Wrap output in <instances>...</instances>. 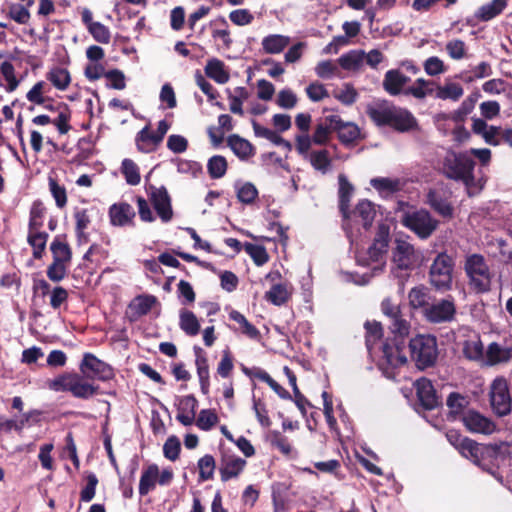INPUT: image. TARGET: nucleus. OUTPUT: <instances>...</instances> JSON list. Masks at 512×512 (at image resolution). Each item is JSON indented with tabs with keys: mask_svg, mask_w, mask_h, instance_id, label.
<instances>
[{
	"mask_svg": "<svg viewBox=\"0 0 512 512\" xmlns=\"http://www.w3.org/2000/svg\"><path fill=\"white\" fill-rule=\"evenodd\" d=\"M484 352L483 344L478 341H465L463 346V355L473 361L482 359Z\"/></svg>",
	"mask_w": 512,
	"mask_h": 512,
	"instance_id": "63",
	"label": "nucleus"
},
{
	"mask_svg": "<svg viewBox=\"0 0 512 512\" xmlns=\"http://www.w3.org/2000/svg\"><path fill=\"white\" fill-rule=\"evenodd\" d=\"M204 71L207 77L214 80L218 84H225L230 79V74L225 69L224 62L217 58L208 60Z\"/></svg>",
	"mask_w": 512,
	"mask_h": 512,
	"instance_id": "32",
	"label": "nucleus"
},
{
	"mask_svg": "<svg viewBox=\"0 0 512 512\" xmlns=\"http://www.w3.org/2000/svg\"><path fill=\"white\" fill-rule=\"evenodd\" d=\"M476 162L468 152L448 150L442 161V174L450 180L461 181L468 189L475 184Z\"/></svg>",
	"mask_w": 512,
	"mask_h": 512,
	"instance_id": "3",
	"label": "nucleus"
},
{
	"mask_svg": "<svg viewBox=\"0 0 512 512\" xmlns=\"http://www.w3.org/2000/svg\"><path fill=\"white\" fill-rule=\"evenodd\" d=\"M7 17L20 25L29 23L31 14L23 4L13 3L9 5Z\"/></svg>",
	"mask_w": 512,
	"mask_h": 512,
	"instance_id": "57",
	"label": "nucleus"
},
{
	"mask_svg": "<svg viewBox=\"0 0 512 512\" xmlns=\"http://www.w3.org/2000/svg\"><path fill=\"white\" fill-rule=\"evenodd\" d=\"M410 81V78L397 69L388 70L385 73L383 87L390 95H399L403 87Z\"/></svg>",
	"mask_w": 512,
	"mask_h": 512,
	"instance_id": "23",
	"label": "nucleus"
},
{
	"mask_svg": "<svg viewBox=\"0 0 512 512\" xmlns=\"http://www.w3.org/2000/svg\"><path fill=\"white\" fill-rule=\"evenodd\" d=\"M227 168V160L222 155H214L208 160L207 171L212 179L222 178L226 174Z\"/></svg>",
	"mask_w": 512,
	"mask_h": 512,
	"instance_id": "52",
	"label": "nucleus"
},
{
	"mask_svg": "<svg viewBox=\"0 0 512 512\" xmlns=\"http://www.w3.org/2000/svg\"><path fill=\"white\" fill-rule=\"evenodd\" d=\"M108 215L112 226L124 227L135 225V210L127 202H118L112 204L109 207Z\"/></svg>",
	"mask_w": 512,
	"mask_h": 512,
	"instance_id": "18",
	"label": "nucleus"
},
{
	"mask_svg": "<svg viewBox=\"0 0 512 512\" xmlns=\"http://www.w3.org/2000/svg\"><path fill=\"white\" fill-rule=\"evenodd\" d=\"M410 358L419 370L436 365L439 349L437 337L431 334H418L409 341Z\"/></svg>",
	"mask_w": 512,
	"mask_h": 512,
	"instance_id": "5",
	"label": "nucleus"
},
{
	"mask_svg": "<svg viewBox=\"0 0 512 512\" xmlns=\"http://www.w3.org/2000/svg\"><path fill=\"white\" fill-rule=\"evenodd\" d=\"M468 400L465 396L458 392H451L447 398L446 404L449 408L448 419L455 420L458 416L463 414L464 409L468 405Z\"/></svg>",
	"mask_w": 512,
	"mask_h": 512,
	"instance_id": "40",
	"label": "nucleus"
},
{
	"mask_svg": "<svg viewBox=\"0 0 512 512\" xmlns=\"http://www.w3.org/2000/svg\"><path fill=\"white\" fill-rule=\"evenodd\" d=\"M0 75L6 84L0 82L7 92H13L19 86L20 81L16 78L15 68L10 61H4L0 65Z\"/></svg>",
	"mask_w": 512,
	"mask_h": 512,
	"instance_id": "42",
	"label": "nucleus"
},
{
	"mask_svg": "<svg viewBox=\"0 0 512 512\" xmlns=\"http://www.w3.org/2000/svg\"><path fill=\"white\" fill-rule=\"evenodd\" d=\"M405 337L406 336L394 335L392 340L387 339L382 344V357L379 365L388 377L392 373L393 369L407 363V357L403 352L405 347Z\"/></svg>",
	"mask_w": 512,
	"mask_h": 512,
	"instance_id": "8",
	"label": "nucleus"
},
{
	"mask_svg": "<svg viewBox=\"0 0 512 512\" xmlns=\"http://www.w3.org/2000/svg\"><path fill=\"white\" fill-rule=\"evenodd\" d=\"M415 386L418 400L426 410H433L438 407V396L429 379L423 377L416 381Z\"/></svg>",
	"mask_w": 512,
	"mask_h": 512,
	"instance_id": "20",
	"label": "nucleus"
},
{
	"mask_svg": "<svg viewBox=\"0 0 512 512\" xmlns=\"http://www.w3.org/2000/svg\"><path fill=\"white\" fill-rule=\"evenodd\" d=\"M180 451L181 443L178 437L174 435L168 437L163 445L164 456L171 461H175L179 458Z\"/></svg>",
	"mask_w": 512,
	"mask_h": 512,
	"instance_id": "64",
	"label": "nucleus"
},
{
	"mask_svg": "<svg viewBox=\"0 0 512 512\" xmlns=\"http://www.w3.org/2000/svg\"><path fill=\"white\" fill-rule=\"evenodd\" d=\"M463 268L468 284L474 292L483 294L491 290L493 274L482 254L467 255Z\"/></svg>",
	"mask_w": 512,
	"mask_h": 512,
	"instance_id": "6",
	"label": "nucleus"
},
{
	"mask_svg": "<svg viewBox=\"0 0 512 512\" xmlns=\"http://www.w3.org/2000/svg\"><path fill=\"white\" fill-rule=\"evenodd\" d=\"M46 208L41 200H35L32 203L29 215L28 230H40L43 226V218Z\"/></svg>",
	"mask_w": 512,
	"mask_h": 512,
	"instance_id": "51",
	"label": "nucleus"
},
{
	"mask_svg": "<svg viewBox=\"0 0 512 512\" xmlns=\"http://www.w3.org/2000/svg\"><path fill=\"white\" fill-rule=\"evenodd\" d=\"M463 95V88L458 83H448L445 86H437L435 96L439 99H451L457 101Z\"/></svg>",
	"mask_w": 512,
	"mask_h": 512,
	"instance_id": "56",
	"label": "nucleus"
},
{
	"mask_svg": "<svg viewBox=\"0 0 512 512\" xmlns=\"http://www.w3.org/2000/svg\"><path fill=\"white\" fill-rule=\"evenodd\" d=\"M81 374L64 373L49 383V388L57 392H70L79 399H89L99 394V386L87 380L110 381L115 377L111 365L102 361L92 353H85L79 365Z\"/></svg>",
	"mask_w": 512,
	"mask_h": 512,
	"instance_id": "1",
	"label": "nucleus"
},
{
	"mask_svg": "<svg viewBox=\"0 0 512 512\" xmlns=\"http://www.w3.org/2000/svg\"><path fill=\"white\" fill-rule=\"evenodd\" d=\"M246 460L226 452L221 453L219 472L221 480L226 482L238 477L246 467Z\"/></svg>",
	"mask_w": 512,
	"mask_h": 512,
	"instance_id": "17",
	"label": "nucleus"
},
{
	"mask_svg": "<svg viewBox=\"0 0 512 512\" xmlns=\"http://www.w3.org/2000/svg\"><path fill=\"white\" fill-rule=\"evenodd\" d=\"M381 310L390 319L389 329L392 334L407 336L410 331V323L403 318L400 306L391 298H385L381 303Z\"/></svg>",
	"mask_w": 512,
	"mask_h": 512,
	"instance_id": "13",
	"label": "nucleus"
},
{
	"mask_svg": "<svg viewBox=\"0 0 512 512\" xmlns=\"http://www.w3.org/2000/svg\"><path fill=\"white\" fill-rule=\"evenodd\" d=\"M462 422L472 433L491 434L495 430L493 421L475 410H469L463 414Z\"/></svg>",
	"mask_w": 512,
	"mask_h": 512,
	"instance_id": "19",
	"label": "nucleus"
},
{
	"mask_svg": "<svg viewBox=\"0 0 512 512\" xmlns=\"http://www.w3.org/2000/svg\"><path fill=\"white\" fill-rule=\"evenodd\" d=\"M149 199L162 222L167 223L173 217V210L171 205V198L166 187L161 186L156 188L150 186Z\"/></svg>",
	"mask_w": 512,
	"mask_h": 512,
	"instance_id": "16",
	"label": "nucleus"
},
{
	"mask_svg": "<svg viewBox=\"0 0 512 512\" xmlns=\"http://www.w3.org/2000/svg\"><path fill=\"white\" fill-rule=\"evenodd\" d=\"M370 184L380 193L388 192L394 194L402 189V182L398 178L377 177L371 179Z\"/></svg>",
	"mask_w": 512,
	"mask_h": 512,
	"instance_id": "48",
	"label": "nucleus"
},
{
	"mask_svg": "<svg viewBox=\"0 0 512 512\" xmlns=\"http://www.w3.org/2000/svg\"><path fill=\"white\" fill-rule=\"evenodd\" d=\"M284 372L288 377L289 384L291 385L294 393V403L300 410L302 416H306V406L313 407L310 401L300 392L297 386V378L294 372L287 366L284 367Z\"/></svg>",
	"mask_w": 512,
	"mask_h": 512,
	"instance_id": "38",
	"label": "nucleus"
},
{
	"mask_svg": "<svg viewBox=\"0 0 512 512\" xmlns=\"http://www.w3.org/2000/svg\"><path fill=\"white\" fill-rule=\"evenodd\" d=\"M455 262L446 252L437 254L429 269L430 284L437 291H448L452 288Z\"/></svg>",
	"mask_w": 512,
	"mask_h": 512,
	"instance_id": "7",
	"label": "nucleus"
},
{
	"mask_svg": "<svg viewBox=\"0 0 512 512\" xmlns=\"http://www.w3.org/2000/svg\"><path fill=\"white\" fill-rule=\"evenodd\" d=\"M46 79L60 91H65L71 83L69 71L60 66H54L51 68L46 73Z\"/></svg>",
	"mask_w": 512,
	"mask_h": 512,
	"instance_id": "36",
	"label": "nucleus"
},
{
	"mask_svg": "<svg viewBox=\"0 0 512 512\" xmlns=\"http://www.w3.org/2000/svg\"><path fill=\"white\" fill-rule=\"evenodd\" d=\"M235 189L238 201L243 204H253L255 200L258 198V189L251 182H245L243 184L236 183Z\"/></svg>",
	"mask_w": 512,
	"mask_h": 512,
	"instance_id": "45",
	"label": "nucleus"
},
{
	"mask_svg": "<svg viewBox=\"0 0 512 512\" xmlns=\"http://www.w3.org/2000/svg\"><path fill=\"white\" fill-rule=\"evenodd\" d=\"M490 404L495 414L500 417L511 412L512 400L509 393L508 381L504 377H497L491 384Z\"/></svg>",
	"mask_w": 512,
	"mask_h": 512,
	"instance_id": "10",
	"label": "nucleus"
},
{
	"mask_svg": "<svg viewBox=\"0 0 512 512\" xmlns=\"http://www.w3.org/2000/svg\"><path fill=\"white\" fill-rule=\"evenodd\" d=\"M401 223L404 227L415 233L421 239L429 238L438 227V220L434 219L426 209H419L403 214Z\"/></svg>",
	"mask_w": 512,
	"mask_h": 512,
	"instance_id": "9",
	"label": "nucleus"
},
{
	"mask_svg": "<svg viewBox=\"0 0 512 512\" xmlns=\"http://www.w3.org/2000/svg\"><path fill=\"white\" fill-rule=\"evenodd\" d=\"M158 476L159 468L156 464H150L143 470L139 481L140 496H146L155 488Z\"/></svg>",
	"mask_w": 512,
	"mask_h": 512,
	"instance_id": "33",
	"label": "nucleus"
},
{
	"mask_svg": "<svg viewBox=\"0 0 512 512\" xmlns=\"http://www.w3.org/2000/svg\"><path fill=\"white\" fill-rule=\"evenodd\" d=\"M351 216L360 218L362 226L364 229L368 230L372 226L376 216L374 204L367 199L360 200L354 210H350V217Z\"/></svg>",
	"mask_w": 512,
	"mask_h": 512,
	"instance_id": "28",
	"label": "nucleus"
},
{
	"mask_svg": "<svg viewBox=\"0 0 512 512\" xmlns=\"http://www.w3.org/2000/svg\"><path fill=\"white\" fill-rule=\"evenodd\" d=\"M197 467L199 470V481H208L214 478L216 461L212 455L205 454L202 456L197 462Z\"/></svg>",
	"mask_w": 512,
	"mask_h": 512,
	"instance_id": "50",
	"label": "nucleus"
},
{
	"mask_svg": "<svg viewBox=\"0 0 512 512\" xmlns=\"http://www.w3.org/2000/svg\"><path fill=\"white\" fill-rule=\"evenodd\" d=\"M291 294L285 284H274L269 291L265 293V299L276 306L284 305L290 299Z\"/></svg>",
	"mask_w": 512,
	"mask_h": 512,
	"instance_id": "47",
	"label": "nucleus"
},
{
	"mask_svg": "<svg viewBox=\"0 0 512 512\" xmlns=\"http://www.w3.org/2000/svg\"><path fill=\"white\" fill-rule=\"evenodd\" d=\"M157 299L153 295H139L135 297L128 305V312L131 320H137L141 316L148 314L155 305Z\"/></svg>",
	"mask_w": 512,
	"mask_h": 512,
	"instance_id": "24",
	"label": "nucleus"
},
{
	"mask_svg": "<svg viewBox=\"0 0 512 512\" xmlns=\"http://www.w3.org/2000/svg\"><path fill=\"white\" fill-rule=\"evenodd\" d=\"M229 318L236 322L239 325L241 332L250 339L260 338V331L253 324H251L239 311L232 310L229 313Z\"/></svg>",
	"mask_w": 512,
	"mask_h": 512,
	"instance_id": "44",
	"label": "nucleus"
},
{
	"mask_svg": "<svg viewBox=\"0 0 512 512\" xmlns=\"http://www.w3.org/2000/svg\"><path fill=\"white\" fill-rule=\"evenodd\" d=\"M49 190L55 199L57 207H65L67 204L66 188L63 185H60L56 179L49 177Z\"/></svg>",
	"mask_w": 512,
	"mask_h": 512,
	"instance_id": "61",
	"label": "nucleus"
},
{
	"mask_svg": "<svg viewBox=\"0 0 512 512\" xmlns=\"http://www.w3.org/2000/svg\"><path fill=\"white\" fill-rule=\"evenodd\" d=\"M327 123H331V128L337 133L338 140L345 146L355 144L361 137V130L354 122H345L339 115H330L325 117Z\"/></svg>",
	"mask_w": 512,
	"mask_h": 512,
	"instance_id": "12",
	"label": "nucleus"
},
{
	"mask_svg": "<svg viewBox=\"0 0 512 512\" xmlns=\"http://www.w3.org/2000/svg\"><path fill=\"white\" fill-rule=\"evenodd\" d=\"M197 407L198 400L193 394L180 397L177 405V421L184 426L192 425L195 421Z\"/></svg>",
	"mask_w": 512,
	"mask_h": 512,
	"instance_id": "22",
	"label": "nucleus"
},
{
	"mask_svg": "<svg viewBox=\"0 0 512 512\" xmlns=\"http://www.w3.org/2000/svg\"><path fill=\"white\" fill-rule=\"evenodd\" d=\"M39 106L43 107L45 110L57 113V116L53 118V125L60 135H65L72 129L70 125L72 111L66 103L57 102L48 96V101Z\"/></svg>",
	"mask_w": 512,
	"mask_h": 512,
	"instance_id": "15",
	"label": "nucleus"
},
{
	"mask_svg": "<svg viewBox=\"0 0 512 512\" xmlns=\"http://www.w3.org/2000/svg\"><path fill=\"white\" fill-rule=\"evenodd\" d=\"M244 250L252 258L256 266H263L269 261V254L262 245L246 242Z\"/></svg>",
	"mask_w": 512,
	"mask_h": 512,
	"instance_id": "55",
	"label": "nucleus"
},
{
	"mask_svg": "<svg viewBox=\"0 0 512 512\" xmlns=\"http://www.w3.org/2000/svg\"><path fill=\"white\" fill-rule=\"evenodd\" d=\"M104 77L108 80L107 88L115 90H123L126 88V78L124 73L119 69L106 71Z\"/></svg>",
	"mask_w": 512,
	"mask_h": 512,
	"instance_id": "60",
	"label": "nucleus"
},
{
	"mask_svg": "<svg viewBox=\"0 0 512 512\" xmlns=\"http://www.w3.org/2000/svg\"><path fill=\"white\" fill-rule=\"evenodd\" d=\"M137 149L143 153L154 151L162 142L161 138L150 131L149 126L142 128L135 138Z\"/></svg>",
	"mask_w": 512,
	"mask_h": 512,
	"instance_id": "27",
	"label": "nucleus"
},
{
	"mask_svg": "<svg viewBox=\"0 0 512 512\" xmlns=\"http://www.w3.org/2000/svg\"><path fill=\"white\" fill-rule=\"evenodd\" d=\"M262 49L267 54H279L290 44V37L270 34L262 39Z\"/></svg>",
	"mask_w": 512,
	"mask_h": 512,
	"instance_id": "35",
	"label": "nucleus"
},
{
	"mask_svg": "<svg viewBox=\"0 0 512 512\" xmlns=\"http://www.w3.org/2000/svg\"><path fill=\"white\" fill-rule=\"evenodd\" d=\"M485 358L486 364L489 366L506 363L512 358V349L502 347L497 342H492L487 347Z\"/></svg>",
	"mask_w": 512,
	"mask_h": 512,
	"instance_id": "30",
	"label": "nucleus"
},
{
	"mask_svg": "<svg viewBox=\"0 0 512 512\" xmlns=\"http://www.w3.org/2000/svg\"><path fill=\"white\" fill-rule=\"evenodd\" d=\"M507 6V0H492L478 8L475 18L481 22H487L500 15Z\"/></svg>",
	"mask_w": 512,
	"mask_h": 512,
	"instance_id": "31",
	"label": "nucleus"
},
{
	"mask_svg": "<svg viewBox=\"0 0 512 512\" xmlns=\"http://www.w3.org/2000/svg\"><path fill=\"white\" fill-rule=\"evenodd\" d=\"M457 308L452 297L431 303L424 311V318L431 324L450 323L456 319Z\"/></svg>",
	"mask_w": 512,
	"mask_h": 512,
	"instance_id": "11",
	"label": "nucleus"
},
{
	"mask_svg": "<svg viewBox=\"0 0 512 512\" xmlns=\"http://www.w3.org/2000/svg\"><path fill=\"white\" fill-rule=\"evenodd\" d=\"M339 181V210L344 219L350 218V200L354 191L353 185L348 181L347 177L340 174Z\"/></svg>",
	"mask_w": 512,
	"mask_h": 512,
	"instance_id": "26",
	"label": "nucleus"
},
{
	"mask_svg": "<svg viewBox=\"0 0 512 512\" xmlns=\"http://www.w3.org/2000/svg\"><path fill=\"white\" fill-rule=\"evenodd\" d=\"M252 126H253L254 133L257 137L265 138V139L269 140L270 142H272L273 144L278 145V146H280V144L285 142V139L283 137H281L280 135H278L275 131L260 125L255 120H252Z\"/></svg>",
	"mask_w": 512,
	"mask_h": 512,
	"instance_id": "59",
	"label": "nucleus"
},
{
	"mask_svg": "<svg viewBox=\"0 0 512 512\" xmlns=\"http://www.w3.org/2000/svg\"><path fill=\"white\" fill-rule=\"evenodd\" d=\"M466 450L468 453L465 458L494 477L497 476L499 467L509 460V456L498 445H486L474 441Z\"/></svg>",
	"mask_w": 512,
	"mask_h": 512,
	"instance_id": "4",
	"label": "nucleus"
},
{
	"mask_svg": "<svg viewBox=\"0 0 512 512\" xmlns=\"http://www.w3.org/2000/svg\"><path fill=\"white\" fill-rule=\"evenodd\" d=\"M179 326L189 336H196L200 331V324L196 315L186 309L180 311Z\"/></svg>",
	"mask_w": 512,
	"mask_h": 512,
	"instance_id": "39",
	"label": "nucleus"
},
{
	"mask_svg": "<svg viewBox=\"0 0 512 512\" xmlns=\"http://www.w3.org/2000/svg\"><path fill=\"white\" fill-rule=\"evenodd\" d=\"M121 173L123 174L126 182L129 185L136 186L141 181L139 167L137 164L129 159L125 158L121 163Z\"/></svg>",
	"mask_w": 512,
	"mask_h": 512,
	"instance_id": "53",
	"label": "nucleus"
},
{
	"mask_svg": "<svg viewBox=\"0 0 512 512\" xmlns=\"http://www.w3.org/2000/svg\"><path fill=\"white\" fill-rule=\"evenodd\" d=\"M227 145L234 154L242 160L252 157L255 153L254 146L248 140L237 134L230 135L227 138Z\"/></svg>",
	"mask_w": 512,
	"mask_h": 512,
	"instance_id": "29",
	"label": "nucleus"
},
{
	"mask_svg": "<svg viewBox=\"0 0 512 512\" xmlns=\"http://www.w3.org/2000/svg\"><path fill=\"white\" fill-rule=\"evenodd\" d=\"M421 260V255L415 250L412 244L404 240H397L393 251V262L398 269L413 270Z\"/></svg>",
	"mask_w": 512,
	"mask_h": 512,
	"instance_id": "14",
	"label": "nucleus"
},
{
	"mask_svg": "<svg viewBox=\"0 0 512 512\" xmlns=\"http://www.w3.org/2000/svg\"><path fill=\"white\" fill-rule=\"evenodd\" d=\"M365 52L362 50H351L343 54L338 63L344 70L356 71L358 70L364 60Z\"/></svg>",
	"mask_w": 512,
	"mask_h": 512,
	"instance_id": "41",
	"label": "nucleus"
},
{
	"mask_svg": "<svg viewBox=\"0 0 512 512\" xmlns=\"http://www.w3.org/2000/svg\"><path fill=\"white\" fill-rule=\"evenodd\" d=\"M366 114L376 126H388L399 133L419 129L418 120L409 110L392 104L382 103L376 106H368Z\"/></svg>",
	"mask_w": 512,
	"mask_h": 512,
	"instance_id": "2",
	"label": "nucleus"
},
{
	"mask_svg": "<svg viewBox=\"0 0 512 512\" xmlns=\"http://www.w3.org/2000/svg\"><path fill=\"white\" fill-rule=\"evenodd\" d=\"M430 293L424 285L413 287L408 293L409 304L413 309H422V313L430 306Z\"/></svg>",
	"mask_w": 512,
	"mask_h": 512,
	"instance_id": "34",
	"label": "nucleus"
},
{
	"mask_svg": "<svg viewBox=\"0 0 512 512\" xmlns=\"http://www.w3.org/2000/svg\"><path fill=\"white\" fill-rule=\"evenodd\" d=\"M446 438L448 442L454 446L463 457H466L468 453L466 449L472 446L474 443V440L462 436V434L456 429L448 430L446 432Z\"/></svg>",
	"mask_w": 512,
	"mask_h": 512,
	"instance_id": "49",
	"label": "nucleus"
},
{
	"mask_svg": "<svg viewBox=\"0 0 512 512\" xmlns=\"http://www.w3.org/2000/svg\"><path fill=\"white\" fill-rule=\"evenodd\" d=\"M366 330L365 344L367 350L371 353L375 344L383 337V328L380 322L366 321L364 324Z\"/></svg>",
	"mask_w": 512,
	"mask_h": 512,
	"instance_id": "43",
	"label": "nucleus"
},
{
	"mask_svg": "<svg viewBox=\"0 0 512 512\" xmlns=\"http://www.w3.org/2000/svg\"><path fill=\"white\" fill-rule=\"evenodd\" d=\"M53 261L70 265L72 249L66 241V235H56L50 244Z\"/></svg>",
	"mask_w": 512,
	"mask_h": 512,
	"instance_id": "25",
	"label": "nucleus"
},
{
	"mask_svg": "<svg viewBox=\"0 0 512 512\" xmlns=\"http://www.w3.org/2000/svg\"><path fill=\"white\" fill-rule=\"evenodd\" d=\"M492 74V68L490 63L483 61L471 70L465 72L464 80L466 82H473L476 79L488 77Z\"/></svg>",
	"mask_w": 512,
	"mask_h": 512,
	"instance_id": "62",
	"label": "nucleus"
},
{
	"mask_svg": "<svg viewBox=\"0 0 512 512\" xmlns=\"http://www.w3.org/2000/svg\"><path fill=\"white\" fill-rule=\"evenodd\" d=\"M49 91L50 87L45 81H38L26 93V98L30 103L39 106L48 101L47 93Z\"/></svg>",
	"mask_w": 512,
	"mask_h": 512,
	"instance_id": "46",
	"label": "nucleus"
},
{
	"mask_svg": "<svg viewBox=\"0 0 512 512\" xmlns=\"http://www.w3.org/2000/svg\"><path fill=\"white\" fill-rule=\"evenodd\" d=\"M425 203L443 218H452L454 208L444 193L436 189H429Z\"/></svg>",
	"mask_w": 512,
	"mask_h": 512,
	"instance_id": "21",
	"label": "nucleus"
},
{
	"mask_svg": "<svg viewBox=\"0 0 512 512\" xmlns=\"http://www.w3.org/2000/svg\"><path fill=\"white\" fill-rule=\"evenodd\" d=\"M309 160L312 167L322 173H326L331 167L330 155L326 149L312 151L309 155Z\"/></svg>",
	"mask_w": 512,
	"mask_h": 512,
	"instance_id": "54",
	"label": "nucleus"
},
{
	"mask_svg": "<svg viewBox=\"0 0 512 512\" xmlns=\"http://www.w3.org/2000/svg\"><path fill=\"white\" fill-rule=\"evenodd\" d=\"M218 421V415L214 410L203 409L200 411L195 423L199 429L209 431L218 423Z\"/></svg>",
	"mask_w": 512,
	"mask_h": 512,
	"instance_id": "58",
	"label": "nucleus"
},
{
	"mask_svg": "<svg viewBox=\"0 0 512 512\" xmlns=\"http://www.w3.org/2000/svg\"><path fill=\"white\" fill-rule=\"evenodd\" d=\"M48 237V233L44 231L28 230L27 242L32 247L35 259L39 260L43 257Z\"/></svg>",
	"mask_w": 512,
	"mask_h": 512,
	"instance_id": "37",
	"label": "nucleus"
}]
</instances>
